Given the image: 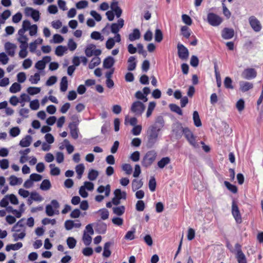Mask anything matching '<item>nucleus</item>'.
<instances>
[{
    "instance_id": "nucleus-53",
    "label": "nucleus",
    "mask_w": 263,
    "mask_h": 263,
    "mask_svg": "<svg viewBox=\"0 0 263 263\" xmlns=\"http://www.w3.org/2000/svg\"><path fill=\"white\" fill-rule=\"evenodd\" d=\"M90 37L91 39L96 40H101V41L104 40V37L102 36L99 32L93 31L91 33Z\"/></svg>"
},
{
    "instance_id": "nucleus-1",
    "label": "nucleus",
    "mask_w": 263,
    "mask_h": 263,
    "mask_svg": "<svg viewBox=\"0 0 263 263\" xmlns=\"http://www.w3.org/2000/svg\"><path fill=\"white\" fill-rule=\"evenodd\" d=\"M160 130L156 127L149 126L147 130V141L146 146L148 148L152 147L157 141L158 134Z\"/></svg>"
},
{
    "instance_id": "nucleus-17",
    "label": "nucleus",
    "mask_w": 263,
    "mask_h": 263,
    "mask_svg": "<svg viewBox=\"0 0 263 263\" xmlns=\"http://www.w3.org/2000/svg\"><path fill=\"white\" fill-rule=\"evenodd\" d=\"M239 89L242 92H245L252 89L253 87V84L247 81H240L239 82Z\"/></svg>"
},
{
    "instance_id": "nucleus-47",
    "label": "nucleus",
    "mask_w": 263,
    "mask_h": 263,
    "mask_svg": "<svg viewBox=\"0 0 263 263\" xmlns=\"http://www.w3.org/2000/svg\"><path fill=\"white\" fill-rule=\"evenodd\" d=\"M28 38L26 35L22 36H18L17 38V41L20 43V46H28Z\"/></svg>"
},
{
    "instance_id": "nucleus-14",
    "label": "nucleus",
    "mask_w": 263,
    "mask_h": 263,
    "mask_svg": "<svg viewBox=\"0 0 263 263\" xmlns=\"http://www.w3.org/2000/svg\"><path fill=\"white\" fill-rule=\"evenodd\" d=\"M124 21L122 18H120L118 21V23H113L110 26L111 32L113 33H118L120 29L124 26Z\"/></svg>"
},
{
    "instance_id": "nucleus-42",
    "label": "nucleus",
    "mask_w": 263,
    "mask_h": 263,
    "mask_svg": "<svg viewBox=\"0 0 263 263\" xmlns=\"http://www.w3.org/2000/svg\"><path fill=\"white\" fill-rule=\"evenodd\" d=\"M233 81L231 78L227 77L225 78L223 83L227 89H233L234 86L232 85Z\"/></svg>"
},
{
    "instance_id": "nucleus-59",
    "label": "nucleus",
    "mask_w": 263,
    "mask_h": 263,
    "mask_svg": "<svg viewBox=\"0 0 263 263\" xmlns=\"http://www.w3.org/2000/svg\"><path fill=\"white\" fill-rule=\"evenodd\" d=\"M237 109L239 112H241L245 108V101L243 99L239 100L236 104Z\"/></svg>"
},
{
    "instance_id": "nucleus-36",
    "label": "nucleus",
    "mask_w": 263,
    "mask_h": 263,
    "mask_svg": "<svg viewBox=\"0 0 263 263\" xmlns=\"http://www.w3.org/2000/svg\"><path fill=\"white\" fill-rule=\"evenodd\" d=\"M85 167L83 164H79L76 167V171L77 173V178L80 179L82 178V175L84 173Z\"/></svg>"
},
{
    "instance_id": "nucleus-44",
    "label": "nucleus",
    "mask_w": 263,
    "mask_h": 263,
    "mask_svg": "<svg viewBox=\"0 0 263 263\" xmlns=\"http://www.w3.org/2000/svg\"><path fill=\"white\" fill-rule=\"evenodd\" d=\"M21 89V86L20 84L15 82L11 86L9 90L11 93H16Z\"/></svg>"
},
{
    "instance_id": "nucleus-41",
    "label": "nucleus",
    "mask_w": 263,
    "mask_h": 263,
    "mask_svg": "<svg viewBox=\"0 0 263 263\" xmlns=\"http://www.w3.org/2000/svg\"><path fill=\"white\" fill-rule=\"evenodd\" d=\"M99 175V172L93 169L89 170L88 174V178L89 180L93 181L95 180Z\"/></svg>"
},
{
    "instance_id": "nucleus-23",
    "label": "nucleus",
    "mask_w": 263,
    "mask_h": 263,
    "mask_svg": "<svg viewBox=\"0 0 263 263\" xmlns=\"http://www.w3.org/2000/svg\"><path fill=\"white\" fill-rule=\"evenodd\" d=\"M128 67L127 70L128 71H133L136 67V58L134 56L130 57L127 61Z\"/></svg>"
},
{
    "instance_id": "nucleus-9",
    "label": "nucleus",
    "mask_w": 263,
    "mask_h": 263,
    "mask_svg": "<svg viewBox=\"0 0 263 263\" xmlns=\"http://www.w3.org/2000/svg\"><path fill=\"white\" fill-rule=\"evenodd\" d=\"M232 214L237 223H241L242 219L239 208L234 200L232 203Z\"/></svg>"
},
{
    "instance_id": "nucleus-45",
    "label": "nucleus",
    "mask_w": 263,
    "mask_h": 263,
    "mask_svg": "<svg viewBox=\"0 0 263 263\" xmlns=\"http://www.w3.org/2000/svg\"><path fill=\"white\" fill-rule=\"evenodd\" d=\"M156 187V181L154 176L151 177L148 182V187L151 192H154Z\"/></svg>"
},
{
    "instance_id": "nucleus-24",
    "label": "nucleus",
    "mask_w": 263,
    "mask_h": 263,
    "mask_svg": "<svg viewBox=\"0 0 263 263\" xmlns=\"http://www.w3.org/2000/svg\"><path fill=\"white\" fill-rule=\"evenodd\" d=\"M32 142V137L30 135H27L24 138H23L20 142L21 146L25 147L29 146Z\"/></svg>"
},
{
    "instance_id": "nucleus-54",
    "label": "nucleus",
    "mask_w": 263,
    "mask_h": 263,
    "mask_svg": "<svg viewBox=\"0 0 263 263\" xmlns=\"http://www.w3.org/2000/svg\"><path fill=\"white\" fill-rule=\"evenodd\" d=\"M155 106H156V103L154 102H149V103L148 104L147 110L146 112V117L147 118H148L151 116L152 112L154 110Z\"/></svg>"
},
{
    "instance_id": "nucleus-28",
    "label": "nucleus",
    "mask_w": 263,
    "mask_h": 263,
    "mask_svg": "<svg viewBox=\"0 0 263 263\" xmlns=\"http://www.w3.org/2000/svg\"><path fill=\"white\" fill-rule=\"evenodd\" d=\"M23 247V243L21 242H17L15 244H9L6 246V250L8 252L10 250H17Z\"/></svg>"
},
{
    "instance_id": "nucleus-20",
    "label": "nucleus",
    "mask_w": 263,
    "mask_h": 263,
    "mask_svg": "<svg viewBox=\"0 0 263 263\" xmlns=\"http://www.w3.org/2000/svg\"><path fill=\"white\" fill-rule=\"evenodd\" d=\"M141 33L140 30L135 28L133 30V32L129 34L128 39L129 41L133 42L134 41L137 40L140 38Z\"/></svg>"
},
{
    "instance_id": "nucleus-31",
    "label": "nucleus",
    "mask_w": 263,
    "mask_h": 263,
    "mask_svg": "<svg viewBox=\"0 0 263 263\" xmlns=\"http://www.w3.org/2000/svg\"><path fill=\"white\" fill-rule=\"evenodd\" d=\"M170 158L168 157L162 158L158 162L157 165L160 168H164L166 165L170 163Z\"/></svg>"
},
{
    "instance_id": "nucleus-27",
    "label": "nucleus",
    "mask_w": 263,
    "mask_h": 263,
    "mask_svg": "<svg viewBox=\"0 0 263 263\" xmlns=\"http://www.w3.org/2000/svg\"><path fill=\"white\" fill-rule=\"evenodd\" d=\"M112 245L111 242L108 241L106 242L104 246V250L103 256L105 257H108L111 255V251L109 250L110 246Z\"/></svg>"
},
{
    "instance_id": "nucleus-33",
    "label": "nucleus",
    "mask_w": 263,
    "mask_h": 263,
    "mask_svg": "<svg viewBox=\"0 0 263 263\" xmlns=\"http://www.w3.org/2000/svg\"><path fill=\"white\" fill-rule=\"evenodd\" d=\"M97 191L99 193H102L105 191L106 196H108L110 192V187L109 184L107 185L105 187L103 185H100L97 189Z\"/></svg>"
},
{
    "instance_id": "nucleus-16",
    "label": "nucleus",
    "mask_w": 263,
    "mask_h": 263,
    "mask_svg": "<svg viewBox=\"0 0 263 263\" xmlns=\"http://www.w3.org/2000/svg\"><path fill=\"white\" fill-rule=\"evenodd\" d=\"M234 35V30L233 29L224 28L221 32V36L225 40L232 39Z\"/></svg>"
},
{
    "instance_id": "nucleus-38",
    "label": "nucleus",
    "mask_w": 263,
    "mask_h": 263,
    "mask_svg": "<svg viewBox=\"0 0 263 263\" xmlns=\"http://www.w3.org/2000/svg\"><path fill=\"white\" fill-rule=\"evenodd\" d=\"M51 187L50 182L48 179L44 180L40 185V189L43 191H47Z\"/></svg>"
},
{
    "instance_id": "nucleus-39",
    "label": "nucleus",
    "mask_w": 263,
    "mask_h": 263,
    "mask_svg": "<svg viewBox=\"0 0 263 263\" xmlns=\"http://www.w3.org/2000/svg\"><path fill=\"white\" fill-rule=\"evenodd\" d=\"M169 107L172 111L176 112L179 115H182V110L177 105L175 104H170Z\"/></svg>"
},
{
    "instance_id": "nucleus-63",
    "label": "nucleus",
    "mask_w": 263,
    "mask_h": 263,
    "mask_svg": "<svg viewBox=\"0 0 263 263\" xmlns=\"http://www.w3.org/2000/svg\"><path fill=\"white\" fill-rule=\"evenodd\" d=\"M135 97L138 99L143 100L144 102L147 101L146 97L140 91H138L136 92Z\"/></svg>"
},
{
    "instance_id": "nucleus-6",
    "label": "nucleus",
    "mask_w": 263,
    "mask_h": 263,
    "mask_svg": "<svg viewBox=\"0 0 263 263\" xmlns=\"http://www.w3.org/2000/svg\"><path fill=\"white\" fill-rule=\"evenodd\" d=\"M183 134L191 145L194 147L198 146V145L196 142L195 136L188 127H184V131Z\"/></svg>"
},
{
    "instance_id": "nucleus-12",
    "label": "nucleus",
    "mask_w": 263,
    "mask_h": 263,
    "mask_svg": "<svg viewBox=\"0 0 263 263\" xmlns=\"http://www.w3.org/2000/svg\"><path fill=\"white\" fill-rule=\"evenodd\" d=\"M25 14L27 16H30L35 22L40 19V12L38 10L33 9L31 7H27L25 9Z\"/></svg>"
},
{
    "instance_id": "nucleus-22",
    "label": "nucleus",
    "mask_w": 263,
    "mask_h": 263,
    "mask_svg": "<svg viewBox=\"0 0 263 263\" xmlns=\"http://www.w3.org/2000/svg\"><path fill=\"white\" fill-rule=\"evenodd\" d=\"M30 152V149L29 148H26L25 150H22L19 152V153L22 155L20 159V162L22 164L26 162L28 158L27 156V154Z\"/></svg>"
},
{
    "instance_id": "nucleus-21",
    "label": "nucleus",
    "mask_w": 263,
    "mask_h": 263,
    "mask_svg": "<svg viewBox=\"0 0 263 263\" xmlns=\"http://www.w3.org/2000/svg\"><path fill=\"white\" fill-rule=\"evenodd\" d=\"M69 128L70 129V133L71 137L74 139H78L79 137V130L78 126H76V124H69Z\"/></svg>"
},
{
    "instance_id": "nucleus-46",
    "label": "nucleus",
    "mask_w": 263,
    "mask_h": 263,
    "mask_svg": "<svg viewBox=\"0 0 263 263\" xmlns=\"http://www.w3.org/2000/svg\"><path fill=\"white\" fill-rule=\"evenodd\" d=\"M236 258L238 263H247V258L243 252L236 253Z\"/></svg>"
},
{
    "instance_id": "nucleus-8",
    "label": "nucleus",
    "mask_w": 263,
    "mask_h": 263,
    "mask_svg": "<svg viewBox=\"0 0 263 263\" xmlns=\"http://www.w3.org/2000/svg\"><path fill=\"white\" fill-rule=\"evenodd\" d=\"M249 23L252 29L255 32H259L262 28L260 21L254 16L249 18Z\"/></svg>"
},
{
    "instance_id": "nucleus-49",
    "label": "nucleus",
    "mask_w": 263,
    "mask_h": 263,
    "mask_svg": "<svg viewBox=\"0 0 263 263\" xmlns=\"http://www.w3.org/2000/svg\"><path fill=\"white\" fill-rule=\"evenodd\" d=\"M163 39V34L162 31L159 29H157L155 33V41L160 43Z\"/></svg>"
},
{
    "instance_id": "nucleus-40",
    "label": "nucleus",
    "mask_w": 263,
    "mask_h": 263,
    "mask_svg": "<svg viewBox=\"0 0 263 263\" xmlns=\"http://www.w3.org/2000/svg\"><path fill=\"white\" fill-rule=\"evenodd\" d=\"M25 219L22 218L20 219L12 228V231L20 232L21 230V228L24 227L23 222Z\"/></svg>"
},
{
    "instance_id": "nucleus-5",
    "label": "nucleus",
    "mask_w": 263,
    "mask_h": 263,
    "mask_svg": "<svg viewBox=\"0 0 263 263\" xmlns=\"http://www.w3.org/2000/svg\"><path fill=\"white\" fill-rule=\"evenodd\" d=\"M172 128V135L176 139H180L184 131V128L183 127L182 124L179 122H176L173 124Z\"/></svg>"
},
{
    "instance_id": "nucleus-13",
    "label": "nucleus",
    "mask_w": 263,
    "mask_h": 263,
    "mask_svg": "<svg viewBox=\"0 0 263 263\" xmlns=\"http://www.w3.org/2000/svg\"><path fill=\"white\" fill-rule=\"evenodd\" d=\"M77 222H75L74 221L72 220H67L65 221L64 227L66 230L69 231L71 230L73 228H80L81 227V222L77 220Z\"/></svg>"
},
{
    "instance_id": "nucleus-58",
    "label": "nucleus",
    "mask_w": 263,
    "mask_h": 263,
    "mask_svg": "<svg viewBox=\"0 0 263 263\" xmlns=\"http://www.w3.org/2000/svg\"><path fill=\"white\" fill-rule=\"evenodd\" d=\"M122 170L125 172L127 175H130L132 172V166L127 163H125L122 166Z\"/></svg>"
},
{
    "instance_id": "nucleus-29",
    "label": "nucleus",
    "mask_w": 263,
    "mask_h": 263,
    "mask_svg": "<svg viewBox=\"0 0 263 263\" xmlns=\"http://www.w3.org/2000/svg\"><path fill=\"white\" fill-rule=\"evenodd\" d=\"M121 194L120 189H118L114 191L115 197L112 199V204L116 205H118L120 203V200L121 199V197H118V196Z\"/></svg>"
},
{
    "instance_id": "nucleus-61",
    "label": "nucleus",
    "mask_w": 263,
    "mask_h": 263,
    "mask_svg": "<svg viewBox=\"0 0 263 263\" xmlns=\"http://www.w3.org/2000/svg\"><path fill=\"white\" fill-rule=\"evenodd\" d=\"M145 208V204L143 200H138L136 204V209L138 211H143Z\"/></svg>"
},
{
    "instance_id": "nucleus-51",
    "label": "nucleus",
    "mask_w": 263,
    "mask_h": 263,
    "mask_svg": "<svg viewBox=\"0 0 263 263\" xmlns=\"http://www.w3.org/2000/svg\"><path fill=\"white\" fill-rule=\"evenodd\" d=\"M91 237L86 233V232L85 231L84 232L83 236V241L84 243L86 246H89L91 242Z\"/></svg>"
},
{
    "instance_id": "nucleus-4",
    "label": "nucleus",
    "mask_w": 263,
    "mask_h": 263,
    "mask_svg": "<svg viewBox=\"0 0 263 263\" xmlns=\"http://www.w3.org/2000/svg\"><path fill=\"white\" fill-rule=\"evenodd\" d=\"M145 106L143 103L136 101L133 103L130 107V111L136 116H141L144 111Z\"/></svg>"
},
{
    "instance_id": "nucleus-2",
    "label": "nucleus",
    "mask_w": 263,
    "mask_h": 263,
    "mask_svg": "<svg viewBox=\"0 0 263 263\" xmlns=\"http://www.w3.org/2000/svg\"><path fill=\"white\" fill-rule=\"evenodd\" d=\"M157 156V154L155 151H148L142 159V165L146 168L149 167L155 161Z\"/></svg>"
},
{
    "instance_id": "nucleus-25",
    "label": "nucleus",
    "mask_w": 263,
    "mask_h": 263,
    "mask_svg": "<svg viewBox=\"0 0 263 263\" xmlns=\"http://www.w3.org/2000/svg\"><path fill=\"white\" fill-rule=\"evenodd\" d=\"M10 181L9 184L11 186H14L17 184H21L23 182V179L21 178H17L14 175H11L9 178Z\"/></svg>"
},
{
    "instance_id": "nucleus-7",
    "label": "nucleus",
    "mask_w": 263,
    "mask_h": 263,
    "mask_svg": "<svg viewBox=\"0 0 263 263\" xmlns=\"http://www.w3.org/2000/svg\"><path fill=\"white\" fill-rule=\"evenodd\" d=\"M85 53L87 57H90L93 55L99 56L101 54L102 51L100 49H96L95 45L91 44L87 46Z\"/></svg>"
},
{
    "instance_id": "nucleus-11",
    "label": "nucleus",
    "mask_w": 263,
    "mask_h": 263,
    "mask_svg": "<svg viewBox=\"0 0 263 263\" xmlns=\"http://www.w3.org/2000/svg\"><path fill=\"white\" fill-rule=\"evenodd\" d=\"M241 76L242 77L245 79L251 80L256 77L257 72L254 68H247L243 71Z\"/></svg>"
},
{
    "instance_id": "nucleus-35",
    "label": "nucleus",
    "mask_w": 263,
    "mask_h": 263,
    "mask_svg": "<svg viewBox=\"0 0 263 263\" xmlns=\"http://www.w3.org/2000/svg\"><path fill=\"white\" fill-rule=\"evenodd\" d=\"M68 87V81L66 76L63 77L60 83V90L62 92H65L67 90Z\"/></svg>"
},
{
    "instance_id": "nucleus-18",
    "label": "nucleus",
    "mask_w": 263,
    "mask_h": 263,
    "mask_svg": "<svg viewBox=\"0 0 263 263\" xmlns=\"http://www.w3.org/2000/svg\"><path fill=\"white\" fill-rule=\"evenodd\" d=\"M164 121L162 116H158L156 118L154 124L151 125V127H156V128L160 131L161 128L164 126Z\"/></svg>"
},
{
    "instance_id": "nucleus-26",
    "label": "nucleus",
    "mask_w": 263,
    "mask_h": 263,
    "mask_svg": "<svg viewBox=\"0 0 263 263\" xmlns=\"http://www.w3.org/2000/svg\"><path fill=\"white\" fill-rule=\"evenodd\" d=\"M143 184V181L141 180H138L136 179H134L132 183L133 191L135 192L140 189L142 186Z\"/></svg>"
},
{
    "instance_id": "nucleus-3",
    "label": "nucleus",
    "mask_w": 263,
    "mask_h": 263,
    "mask_svg": "<svg viewBox=\"0 0 263 263\" xmlns=\"http://www.w3.org/2000/svg\"><path fill=\"white\" fill-rule=\"evenodd\" d=\"M222 18L214 13L210 12L207 15V22L212 26H218L222 23Z\"/></svg>"
},
{
    "instance_id": "nucleus-52",
    "label": "nucleus",
    "mask_w": 263,
    "mask_h": 263,
    "mask_svg": "<svg viewBox=\"0 0 263 263\" xmlns=\"http://www.w3.org/2000/svg\"><path fill=\"white\" fill-rule=\"evenodd\" d=\"M27 92L30 95H34L39 93L41 91L40 87H29L27 88Z\"/></svg>"
},
{
    "instance_id": "nucleus-37",
    "label": "nucleus",
    "mask_w": 263,
    "mask_h": 263,
    "mask_svg": "<svg viewBox=\"0 0 263 263\" xmlns=\"http://www.w3.org/2000/svg\"><path fill=\"white\" fill-rule=\"evenodd\" d=\"M67 48L66 46H63L62 45L58 46L55 51V53L59 57L63 56L64 53L67 51Z\"/></svg>"
},
{
    "instance_id": "nucleus-32",
    "label": "nucleus",
    "mask_w": 263,
    "mask_h": 263,
    "mask_svg": "<svg viewBox=\"0 0 263 263\" xmlns=\"http://www.w3.org/2000/svg\"><path fill=\"white\" fill-rule=\"evenodd\" d=\"M193 118L194 121V125L196 127H200L201 126V122L198 114V112L197 111H194L193 112Z\"/></svg>"
},
{
    "instance_id": "nucleus-55",
    "label": "nucleus",
    "mask_w": 263,
    "mask_h": 263,
    "mask_svg": "<svg viewBox=\"0 0 263 263\" xmlns=\"http://www.w3.org/2000/svg\"><path fill=\"white\" fill-rule=\"evenodd\" d=\"M181 31L182 35L185 38H189L191 35V32L188 27L186 26H182L181 28Z\"/></svg>"
},
{
    "instance_id": "nucleus-50",
    "label": "nucleus",
    "mask_w": 263,
    "mask_h": 263,
    "mask_svg": "<svg viewBox=\"0 0 263 263\" xmlns=\"http://www.w3.org/2000/svg\"><path fill=\"white\" fill-rule=\"evenodd\" d=\"M67 244L70 249H73L77 243V240L72 237H69L66 240Z\"/></svg>"
},
{
    "instance_id": "nucleus-60",
    "label": "nucleus",
    "mask_w": 263,
    "mask_h": 263,
    "mask_svg": "<svg viewBox=\"0 0 263 263\" xmlns=\"http://www.w3.org/2000/svg\"><path fill=\"white\" fill-rule=\"evenodd\" d=\"M115 44V41L114 38L109 37L106 42V47L108 49H112Z\"/></svg>"
},
{
    "instance_id": "nucleus-34",
    "label": "nucleus",
    "mask_w": 263,
    "mask_h": 263,
    "mask_svg": "<svg viewBox=\"0 0 263 263\" xmlns=\"http://www.w3.org/2000/svg\"><path fill=\"white\" fill-rule=\"evenodd\" d=\"M125 206L123 205L115 206L112 208L113 213L118 216L122 215L125 212Z\"/></svg>"
},
{
    "instance_id": "nucleus-30",
    "label": "nucleus",
    "mask_w": 263,
    "mask_h": 263,
    "mask_svg": "<svg viewBox=\"0 0 263 263\" xmlns=\"http://www.w3.org/2000/svg\"><path fill=\"white\" fill-rule=\"evenodd\" d=\"M101 63V59L98 56H96V57L92 59L90 63L88 65V67L89 69H92L94 68L96 66H97Z\"/></svg>"
},
{
    "instance_id": "nucleus-43",
    "label": "nucleus",
    "mask_w": 263,
    "mask_h": 263,
    "mask_svg": "<svg viewBox=\"0 0 263 263\" xmlns=\"http://www.w3.org/2000/svg\"><path fill=\"white\" fill-rule=\"evenodd\" d=\"M28 46H20V48L21 49L20 52H19V57L22 58L24 59L26 58L28 54V51H27V48Z\"/></svg>"
},
{
    "instance_id": "nucleus-19",
    "label": "nucleus",
    "mask_w": 263,
    "mask_h": 263,
    "mask_svg": "<svg viewBox=\"0 0 263 263\" xmlns=\"http://www.w3.org/2000/svg\"><path fill=\"white\" fill-rule=\"evenodd\" d=\"M115 63L114 58L111 56H108L105 58L103 63V66L104 68L110 69L111 68Z\"/></svg>"
},
{
    "instance_id": "nucleus-62",
    "label": "nucleus",
    "mask_w": 263,
    "mask_h": 263,
    "mask_svg": "<svg viewBox=\"0 0 263 263\" xmlns=\"http://www.w3.org/2000/svg\"><path fill=\"white\" fill-rule=\"evenodd\" d=\"M40 107V104L38 100H34L33 101H30V107L32 110H37L39 109Z\"/></svg>"
},
{
    "instance_id": "nucleus-64",
    "label": "nucleus",
    "mask_w": 263,
    "mask_h": 263,
    "mask_svg": "<svg viewBox=\"0 0 263 263\" xmlns=\"http://www.w3.org/2000/svg\"><path fill=\"white\" fill-rule=\"evenodd\" d=\"M190 64L194 67H196L199 64V60L197 56L192 55L191 58Z\"/></svg>"
},
{
    "instance_id": "nucleus-10",
    "label": "nucleus",
    "mask_w": 263,
    "mask_h": 263,
    "mask_svg": "<svg viewBox=\"0 0 263 263\" xmlns=\"http://www.w3.org/2000/svg\"><path fill=\"white\" fill-rule=\"evenodd\" d=\"M178 54L179 58L182 60H186L189 55V50L183 45L178 43L177 45Z\"/></svg>"
},
{
    "instance_id": "nucleus-48",
    "label": "nucleus",
    "mask_w": 263,
    "mask_h": 263,
    "mask_svg": "<svg viewBox=\"0 0 263 263\" xmlns=\"http://www.w3.org/2000/svg\"><path fill=\"white\" fill-rule=\"evenodd\" d=\"M224 184L227 188L233 193L237 192V187L236 185L231 184L228 181H225Z\"/></svg>"
},
{
    "instance_id": "nucleus-15",
    "label": "nucleus",
    "mask_w": 263,
    "mask_h": 263,
    "mask_svg": "<svg viewBox=\"0 0 263 263\" xmlns=\"http://www.w3.org/2000/svg\"><path fill=\"white\" fill-rule=\"evenodd\" d=\"M16 45L10 42H6L5 44V49L8 54L11 57H13L15 54V50L16 48Z\"/></svg>"
},
{
    "instance_id": "nucleus-57",
    "label": "nucleus",
    "mask_w": 263,
    "mask_h": 263,
    "mask_svg": "<svg viewBox=\"0 0 263 263\" xmlns=\"http://www.w3.org/2000/svg\"><path fill=\"white\" fill-rule=\"evenodd\" d=\"M40 80V76L39 73H35L33 76H31L29 79L31 84H37Z\"/></svg>"
},
{
    "instance_id": "nucleus-56",
    "label": "nucleus",
    "mask_w": 263,
    "mask_h": 263,
    "mask_svg": "<svg viewBox=\"0 0 263 263\" xmlns=\"http://www.w3.org/2000/svg\"><path fill=\"white\" fill-rule=\"evenodd\" d=\"M49 167L51 168L50 174L52 175L57 176L60 174V170L58 167H55L54 164H50Z\"/></svg>"
}]
</instances>
